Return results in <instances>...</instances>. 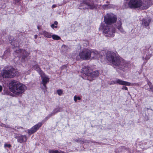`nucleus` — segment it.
<instances>
[{
	"instance_id": "obj_1",
	"label": "nucleus",
	"mask_w": 153,
	"mask_h": 153,
	"mask_svg": "<svg viewBox=\"0 0 153 153\" xmlns=\"http://www.w3.org/2000/svg\"><path fill=\"white\" fill-rule=\"evenodd\" d=\"M117 19L116 16L111 13L107 14L104 17V20L106 25L101 24V27L105 36L113 37L114 36L116 29L111 25L116 22Z\"/></svg>"
},
{
	"instance_id": "obj_2",
	"label": "nucleus",
	"mask_w": 153,
	"mask_h": 153,
	"mask_svg": "<svg viewBox=\"0 0 153 153\" xmlns=\"http://www.w3.org/2000/svg\"><path fill=\"white\" fill-rule=\"evenodd\" d=\"M106 57L107 60L111 63L114 67H117L118 69L120 70L123 71L125 68L130 66L129 62H126L122 58L118 57L113 52H108L106 54Z\"/></svg>"
},
{
	"instance_id": "obj_3",
	"label": "nucleus",
	"mask_w": 153,
	"mask_h": 153,
	"mask_svg": "<svg viewBox=\"0 0 153 153\" xmlns=\"http://www.w3.org/2000/svg\"><path fill=\"white\" fill-rule=\"evenodd\" d=\"M9 85L10 91L16 95L22 94L27 89V87L25 85L16 80L11 81Z\"/></svg>"
},
{
	"instance_id": "obj_4",
	"label": "nucleus",
	"mask_w": 153,
	"mask_h": 153,
	"mask_svg": "<svg viewBox=\"0 0 153 153\" xmlns=\"http://www.w3.org/2000/svg\"><path fill=\"white\" fill-rule=\"evenodd\" d=\"M128 5L131 8H139L143 10L147 9V5L144 4L141 0H130Z\"/></svg>"
},
{
	"instance_id": "obj_5",
	"label": "nucleus",
	"mask_w": 153,
	"mask_h": 153,
	"mask_svg": "<svg viewBox=\"0 0 153 153\" xmlns=\"http://www.w3.org/2000/svg\"><path fill=\"white\" fill-rule=\"evenodd\" d=\"M79 55L81 59H89L91 56V51L88 49H84L79 52Z\"/></svg>"
},
{
	"instance_id": "obj_6",
	"label": "nucleus",
	"mask_w": 153,
	"mask_h": 153,
	"mask_svg": "<svg viewBox=\"0 0 153 153\" xmlns=\"http://www.w3.org/2000/svg\"><path fill=\"white\" fill-rule=\"evenodd\" d=\"M110 85L114 84H119L120 85L126 86L137 85V83H131L129 82L122 80L119 79H117L115 81H111L109 83Z\"/></svg>"
},
{
	"instance_id": "obj_7",
	"label": "nucleus",
	"mask_w": 153,
	"mask_h": 153,
	"mask_svg": "<svg viewBox=\"0 0 153 153\" xmlns=\"http://www.w3.org/2000/svg\"><path fill=\"white\" fill-rule=\"evenodd\" d=\"M96 6L94 3L86 1H84L83 3L80 4L79 6L80 9H93L96 7Z\"/></svg>"
},
{
	"instance_id": "obj_8",
	"label": "nucleus",
	"mask_w": 153,
	"mask_h": 153,
	"mask_svg": "<svg viewBox=\"0 0 153 153\" xmlns=\"http://www.w3.org/2000/svg\"><path fill=\"white\" fill-rule=\"evenodd\" d=\"M15 54L17 56H21L23 59H25L28 55V53L25 50L22 49L16 50L15 52Z\"/></svg>"
},
{
	"instance_id": "obj_9",
	"label": "nucleus",
	"mask_w": 153,
	"mask_h": 153,
	"mask_svg": "<svg viewBox=\"0 0 153 153\" xmlns=\"http://www.w3.org/2000/svg\"><path fill=\"white\" fill-rule=\"evenodd\" d=\"M99 72L98 71H93L91 70L89 72L87 77V79L91 81L92 79H94L99 75Z\"/></svg>"
},
{
	"instance_id": "obj_10",
	"label": "nucleus",
	"mask_w": 153,
	"mask_h": 153,
	"mask_svg": "<svg viewBox=\"0 0 153 153\" xmlns=\"http://www.w3.org/2000/svg\"><path fill=\"white\" fill-rule=\"evenodd\" d=\"M42 122L39 123L38 124L35 125L33 126L30 130H28V133L30 134L36 132L42 125Z\"/></svg>"
},
{
	"instance_id": "obj_11",
	"label": "nucleus",
	"mask_w": 153,
	"mask_h": 153,
	"mask_svg": "<svg viewBox=\"0 0 153 153\" xmlns=\"http://www.w3.org/2000/svg\"><path fill=\"white\" fill-rule=\"evenodd\" d=\"M15 138L17 139L18 142L20 143L26 142L27 140V137L25 135L17 134L16 135Z\"/></svg>"
},
{
	"instance_id": "obj_12",
	"label": "nucleus",
	"mask_w": 153,
	"mask_h": 153,
	"mask_svg": "<svg viewBox=\"0 0 153 153\" xmlns=\"http://www.w3.org/2000/svg\"><path fill=\"white\" fill-rule=\"evenodd\" d=\"M41 78L42 79V83L43 85V89H46V84L49 81V79L48 76L44 74H42V73L41 74Z\"/></svg>"
},
{
	"instance_id": "obj_13",
	"label": "nucleus",
	"mask_w": 153,
	"mask_h": 153,
	"mask_svg": "<svg viewBox=\"0 0 153 153\" xmlns=\"http://www.w3.org/2000/svg\"><path fill=\"white\" fill-rule=\"evenodd\" d=\"M91 56L92 58L94 59H97L100 56H102V54L101 53H99L96 50L91 51Z\"/></svg>"
},
{
	"instance_id": "obj_14",
	"label": "nucleus",
	"mask_w": 153,
	"mask_h": 153,
	"mask_svg": "<svg viewBox=\"0 0 153 153\" xmlns=\"http://www.w3.org/2000/svg\"><path fill=\"white\" fill-rule=\"evenodd\" d=\"M91 71L90 68L88 67L84 66L82 69V72L86 76H88L89 72Z\"/></svg>"
},
{
	"instance_id": "obj_15",
	"label": "nucleus",
	"mask_w": 153,
	"mask_h": 153,
	"mask_svg": "<svg viewBox=\"0 0 153 153\" xmlns=\"http://www.w3.org/2000/svg\"><path fill=\"white\" fill-rule=\"evenodd\" d=\"M151 21L150 19H143L142 20V24L144 25L146 28L148 27L149 24Z\"/></svg>"
},
{
	"instance_id": "obj_16",
	"label": "nucleus",
	"mask_w": 153,
	"mask_h": 153,
	"mask_svg": "<svg viewBox=\"0 0 153 153\" xmlns=\"http://www.w3.org/2000/svg\"><path fill=\"white\" fill-rule=\"evenodd\" d=\"M122 23L120 21H118L117 23L116 26L117 28L122 33H124L125 31L121 27Z\"/></svg>"
},
{
	"instance_id": "obj_17",
	"label": "nucleus",
	"mask_w": 153,
	"mask_h": 153,
	"mask_svg": "<svg viewBox=\"0 0 153 153\" xmlns=\"http://www.w3.org/2000/svg\"><path fill=\"white\" fill-rule=\"evenodd\" d=\"M118 153H130L128 149H126L124 147H121L118 149Z\"/></svg>"
},
{
	"instance_id": "obj_18",
	"label": "nucleus",
	"mask_w": 153,
	"mask_h": 153,
	"mask_svg": "<svg viewBox=\"0 0 153 153\" xmlns=\"http://www.w3.org/2000/svg\"><path fill=\"white\" fill-rule=\"evenodd\" d=\"M41 34L44 35L45 37L48 38H51L52 36L51 33H48L45 31H42Z\"/></svg>"
},
{
	"instance_id": "obj_19",
	"label": "nucleus",
	"mask_w": 153,
	"mask_h": 153,
	"mask_svg": "<svg viewBox=\"0 0 153 153\" xmlns=\"http://www.w3.org/2000/svg\"><path fill=\"white\" fill-rule=\"evenodd\" d=\"M144 4L147 5V8L151 4H153V0H144Z\"/></svg>"
},
{
	"instance_id": "obj_20",
	"label": "nucleus",
	"mask_w": 153,
	"mask_h": 153,
	"mask_svg": "<svg viewBox=\"0 0 153 153\" xmlns=\"http://www.w3.org/2000/svg\"><path fill=\"white\" fill-rule=\"evenodd\" d=\"M60 108L59 107H58L54 109L53 111L50 114L51 115H54L57 113L60 112Z\"/></svg>"
},
{
	"instance_id": "obj_21",
	"label": "nucleus",
	"mask_w": 153,
	"mask_h": 153,
	"mask_svg": "<svg viewBox=\"0 0 153 153\" xmlns=\"http://www.w3.org/2000/svg\"><path fill=\"white\" fill-rule=\"evenodd\" d=\"M33 68L35 70H36L37 71H38L40 74H41L42 73V71L40 69L39 65H38L36 64L34 65L33 66Z\"/></svg>"
},
{
	"instance_id": "obj_22",
	"label": "nucleus",
	"mask_w": 153,
	"mask_h": 153,
	"mask_svg": "<svg viewBox=\"0 0 153 153\" xmlns=\"http://www.w3.org/2000/svg\"><path fill=\"white\" fill-rule=\"evenodd\" d=\"M51 37L54 40H59L60 39V37L56 35H53Z\"/></svg>"
},
{
	"instance_id": "obj_23",
	"label": "nucleus",
	"mask_w": 153,
	"mask_h": 153,
	"mask_svg": "<svg viewBox=\"0 0 153 153\" xmlns=\"http://www.w3.org/2000/svg\"><path fill=\"white\" fill-rule=\"evenodd\" d=\"M76 141L77 142H79L81 143H83L88 142L86 140H82L81 139H78L77 140H76Z\"/></svg>"
},
{
	"instance_id": "obj_24",
	"label": "nucleus",
	"mask_w": 153,
	"mask_h": 153,
	"mask_svg": "<svg viewBox=\"0 0 153 153\" xmlns=\"http://www.w3.org/2000/svg\"><path fill=\"white\" fill-rule=\"evenodd\" d=\"M49 153H64V152H62L57 150H51L50 151Z\"/></svg>"
},
{
	"instance_id": "obj_25",
	"label": "nucleus",
	"mask_w": 153,
	"mask_h": 153,
	"mask_svg": "<svg viewBox=\"0 0 153 153\" xmlns=\"http://www.w3.org/2000/svg\"><path fill=\"white\" fill-rule=\"evenodd\" d=\"M81 100V98L79 97H77L76 96H75L74 97V100L75 102H76L77 100Z\"/></svg>"
},
{
	"instance_id": "obj_26",
	"label": "nucleus",
	"mask_w": 153,
	"mask_h": 153,
	"mask_svg": "<svg viewBox=\"0 0 153 153\" xmlns=\"http://www.w3.org/2000/svg\"><path fill=\"white\" fill-rule=\"evenodd\" d=\"M57 92L58 94L60 96L62 94L63 91L62 90L59 89V90H58L57 91Z\"/></svg>"
},
{
	"instance_id": "obj_27",
	"label": "nucleus",
	"mask_w": 153,
	"mask_h": 153,
	"mask_svg": "<svg viewBox=\"0 0 153 153\" xmlns=\"http://www.w3.org/2000/svg\"><path fill=\"white\" fill-rule=\"evenodd\" d=\"M50 114H49L47 117H45V119L42 121L43 122H45L46 120H47L51 117L52 116H53L52 115H50Z\"/></svg>"
},
{
	"instance_id": "obj_28",
	"label": "nucleus",
	"mask_w": 153,
	"mask_h": 153,
	"mask_svg": "<svg viewBox=\"0 0 153 153\" xmlns=\"http://www.w3.org/2000/svg\"><path fill=\"white\" fill-rule=\"evenodd\" d=\"M151 54H148V55H147L145 57V59L146 60H148L151 57Z\"/></svg>"
},
{
	"instance_id": "obj_29",
	"label": "nucleus",
	"mask_w": 153,
	"mask_h": 153,
	"mask_svg": "<svg viewBox=\"0 0 153 153\" xmlns=\"http://www.w3.org/2000/svg\"><path fill=\"white\" fill-rule=\"evenodd\" d=\"M11 146L10 144H5L4 145V147L5 148H6V147H8L9 148H10Z\"/></svg>"
},
{
	"instance_id": "obj_30",
	"label": "nucleus",
	"mask_w": 153,
	"mask_h": 153,
	"mask_svg": "<svg viewBox=\"0 0 153 153\" xmlns=\"http://www.w3.org/2000/svg\"><path fill=\"white\" fill-rule=\"evenodd\" d=\"M51 27L52 28H56L57 27V26L56 25H55L54 24H52L51 25Z\"/></svg>"
},
{
	"instance_id": "obj_31",
	"label": "nucleus",
	"mask_w": 153,
	"mask_h": 153,
	"mask_svg": "<svg viewBox=\"0 0 153 153\" xmlns=\"http://www.w3.org/2000/svg\"><path fill=\"white\" fill-rule=\"evenodd\" d=\"M67 67L66 65H63L62 66L61 68V70H62L63 69H65V70H66Z\"/></svg>"
},
{
	"instance_id": "obj_32",
	"label": "nucleus",
	"mask_w": 153,
	"mask_h": 153,
	"mask_svg": "<svg viewBox=\"0 0 153 153\" xmlns=\"http://www.w3.org/2000/svg\"><path fill=\"white\" fill-rule=\"evenodd\" d=\"M122 90H128V88L126 86H123L122 88Z\"/></svg>"
},
{
	"instance_id": "obj_33",
	"label": "nucleus",
	"mask_w": 153,
	"mask_h": 153,
	"mask_svg": "<svg viewBox=\"0 0 153 153\" xmlns=\"http://www.w3.org/2000/svg\"><path fill=\"white\" fill-rule=\"evenodd\" d=\"M147 84H148V85L149 86V87H151V86H153L152 84V83L149 81H148V82Z\"/></svg>"
},
{
	"instance_id": "obj_34",
	"label": "nucleus",
	"mask_w": 153,
	"mask_h": 153,
	"mask_svg": "<svg viewBox=\"0 0 153 153\" xmlns=\"http://www.w3.org/2000/svg\"><path fill=\"white\" fill-rule=\"evenodd\" d=\"M149 87L150 90L153 92V86H151Z\"/></svg>"
},
{
	"instance_id": "obj_35",
	"label": "nucleus",
	"mask_w": 153,
	"mask_h": 153,
	"mask_svg": "<svg viewBox=\"0 0 153 153\" xmlns=\"http://www.w3.org/2000/svg\"><path fill=\"white\" fill-rule=\"evenodd\" d=\"M53 24L56 25L58 24V22L57 21H55L54 22Z\"/></svg>"
},
{
	"instance_id": "obj_36",
	"label": "nucleus",
	"mask_w": 153,
	"mask_h": 153,
	"mask_svg": "<svg viewBox=\"0 0 153 153\" xmlns=\"http://www.w3.org/2000/svg\"><path fill=\"white\" fill-rule=\"evenodd\" d=\"M2 90V87L1 85H0V92H1Z\"/></svg>"
},
{
	"instance_id": "obj_37",
	"label": "nucleus",
	"mask_w": 153,
	"mask_h": 153,
	"mask_svg": "<svg viewBox=\"0 0 153 153\" xmlns=\"http://www.w3.org/2000/svg\"><path fill=\"white\" fill-rule=\"evenodd\" d=\"M56 5H55V4H53L52 5V8H54L55 7H56Z\"/></svg>"
},
{
	"instance_id": "obj_38",
	"label": "nucleus",
	"mask_w": 153,
	"mask_h": 153,
	"mask_svg": "<svg viewBox=\"0 0 153 153\" xmlns=\"http://www.w3.org/2000/svg\"><path fill=\"white\" fill-rule=\"evenodd\" d=\"M37 35H35V36H34V38L35 39H36L37 38Z\"/></svg>"
},
{
	"instance_id": "obj_39",
	"label": "nucleus",
	"mask_w": 153,
	"mask_h": 153,
	"mask_svg": "<svg viewBox=\"0 0 153 153\" xmlns=\"http://www.w3.org/2000/svg\"><path fill=\"white\" fill-rule=\"evenodd\" d=\"M87 76H85V77L84 78L83 77H82V78H84V79H87Z\"/></svg>"
},
{
	"instance_id": "obj_40",
	"label": "nucleus",
	"mask_w": 153,
	"mask_h": 153,
	"mask_svg": "<svg viewBox=\"0 0 153 153\" xmlns=\"http://www.w3.org/2000/svg\"><path fill=\"white\" fill-rule=\"evenodd\" d=\"M87 76H85V77L84 78L83 77H82V78H84V79H87Z\"/></svg>"
},
{
	"instance_id": "obj_41",
	"label": "nucleus",
	"mask_w": 153,
	"mask_h": 153,
	"mask_svg": "<svg viewBox=\"0 0 153 153\" xmlns=\"http://www.w3.org/2000/svg\"><path fill=\"white\" fill-rule=\"evenodd\" d=\"M86 45H88V41L86 42Z\"/></svg>"
},
{
	"instance_id": "obj_42",
	"label": "nucleus",
	"mask_w": 153,
	"mask_h": 153,
	"mask_svg": "<svg viewBox=\"0 0 153 153\" xmlns=\"http://www.w3.org/2000/svg\"><path fill=\"white\" fill-rule=\"evenodd\" d=\"M17 129H19V128L18 127H17V126H16L15 127Z\"/></svg>"
},
{
	"instance_id": "obj_43",
	"label": "nucleus",
	"mask_w": 153,
	"mask_h": 153,
	"mask_svg": "<svg viewBox=\"0 0 153 153\" xmlns=\"http://www.w3.org/2000/svg\"><path fill=\"white\" fill-rule=\"evenodd\" d=\"M147 110H148V109H150L151 110H152L151 108L150 109V108H147Z\"/></svg>"
},
{
	"instance_id": "obj_44",
	"label": "nucleus",
	"mask_w": 153,
	"mask_h": 153,
	"mask_svg": "<svg viewBox=\"0 0 153 153\" xmlns=\"http://www.w3.org/2000/svg\"><path fill=\"white\" fill-rule=\"evenodd\" d=\"M37 28H38V29L39 30V26H37Z\"/></svg>"
},
{
	"instance_id": "obj_45",
	"label": "nucleus",
	"mask_w": 153,
	"mask_h": 153,
	"mask_svg": "<svg viewBox=\"0 0 153 153\" xmlns=\"http://www.w3.org/2000/svg\"><path fill=\"white\" fill-rule=\"evenodd\" d=\"M3 125L4 126H4L5 127H6L5 126V125H4V124H3Z\"/></svg>"
},
{
	"instance_id": "obj_46",
	"label": "nucleus",
	"mask_w": 153,
	"mask_h": 153,
	"mask_svg": "<svg viewBox=\"0 0 153 153\" xmlns=\"http://www.w3.org/2000/svg\"><path fill=\"white\" fill-rule=\"evenodd\" d=\"M143 59L144 60V58L143 57Z\"/></svg>"
}]
</instances>
